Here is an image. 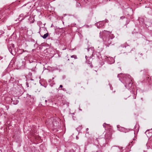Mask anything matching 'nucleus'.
<instances>
[{
    "label": "nucleus",
    "instance_id": "15",
    "mask_svg": "<svg viewBox=\"0 0 152 152\" xmlns=\"http://www.w3.org/2000/svg\"><path fill=\"white\" fill-rule=\"evenodd\" d=\"M115 148H116V149H117L118 150H119L120 149V148H119V147H117L115 146H114L112 147V148L113 149H115Z\"/></svg>",
    "mask_w": 152,
    "mask_h": 152
},
{
    "label": "nucleus",
    "instance_id": "23",
    "mask_svg": "<svg viewBox=\"0 0 152 152\" xmlns=\"http://www.w3.org/2000/svg\"><path fill=\"white\" fill-rule=\"evenodd\" d=\"M63 87V86L62 85H60V86L59 87L62 88Z\"/></svg>",
    "mask_w": 152,
    "mask_h": 152
},
{
    "label": "nucleus",
    "instance_id": "16",
    "mask_svg": "<svg viewBox=\"0 0 152 152\" xmlns=\"http://www.w3.org/2000/svg\"><path fill=\"white\" fill-rule=\"evenodd\" d=\"M71 58H74L75 59H77V57L76 55H73L71 56Z\"/></svg>",
    "mask_w": 152,
    "mask_h": 152
},
{
    "label": "nucleus",
    "instance_id": "25",
    "mask_svg": "<svg viewBox=\"0 0 152 152\" xmlns=\"http://www.w3.org/2000/svg\"><path fill=\"white\" fill-rule=\"evenodd\" d=\"M78 6H79V5H80V3H78Z\"/></svg>",
    "mask_w": 152,
    "mask_h": 152
},
{
    "label": "nucleus",
    "instance_id": "6",
    "mask_svg": "<svg viewBox=\"0 0 152 152\" xmlns=\"http://www.w3.org/2000/svg\"><path fill=\"white\" fill-rule=\"evenodd\" d=\"M105 59L107 60H108L109 61L111 60V61H109L110 64L113 63L114 62V60L113 59V58L111 57H107V56L105 57Z\"/></svg>",
    "mask_w": 152,
    "mask_h": 152
},
{
    "label": "nucleus",
    "instance_id": "14",
    "mask_svg": "<svg viewBox=\"0 0 152 152\" xmlns=\"http://www.w3.org/2000/svg\"><path fill=\"white\" fill-rule=\"evenodd\" d=\"M85 58L86 59V62L88 63V64H91V62H90L89 61H88V57H87V56H85Z\"/></svg>",
    "mask_w": 152,
    "mask_h": 152
},
{
    "label": "nucleus",
    "instance_id": "26",
    "mask_svg": "<svg viewBox=\"0 0 152 152\" xmlns=\"http://www.w3.org/2000/svg\"><path fill=\"white\" fill-rule=\"evenodd\" d=\"M23 52H25L26 51L25 50H23Z\"/></svg>",
    "mask_w": 152,
    "mask_h": 152
},
{
    "label": "nucleus",
    "instance_id": "2",
    "mask_svg": "<svg viewBox=\"0 0 152 152\" xmlns=\"http://www.w3.org/2000/svg\"><path fill=\"white\" fill-rule=\"evenodd\" d=\"M102 34L104 35H109V38L110 39H112L114 38L115 37V36L113 34H111V32L106 30H104L102 33Z\"/></svg>",
    "mask_w": 152,
    "mask_h": 152
},
{
    "label": "nucleus",
    "instance_id": "7",
    "mask_svg": "<svg viewBox=\"0 0 152 152\" xmlns=\"http://www.w3.org/2000/svg\"><path fill=\"white\" fill-rule=\"evenodd\" d=\"M87 50L88 52H90V53L91 54H92V56H93V53L94 51V48L93 47H91L90 48H88Z\"/></svg>",
    "mask_w": 152,
    "mask_h": 152
},
{
    "label": "nucleus",
    "instance_id": "8",
    "mask_svg": "<svg viewBox=\"0 0 152 152\" xmlns=\"http://www.w3.org/2000/svg\"><path fill=\"white\" fill-rule=\"evenodd\" d=\"M117 127L118 129V130L119 131L125 132L124 131V130H125V129L124 127H120L119 125H117Z\"/></svg>",
    "mask_w": 152,
    "mask_h": 152
},
{
    "label": "nucleus",
    "instance_id": "24",
    "mask_svg": "<svg viewBox=\"0 0 152 152\" xmlns=\"http://www.w3.org/2000/svg\"><path fill=\"white\" fill-rule=\"evenodd\" d=\"M88 128H87L86 129V131H88Z\"/></svg>",
    "mask_w": 152,
    "mask_h": 152
},
{
    "label": "nucleus",
    "instance_id": "1",
    "mask_svg": "<svg viewBox=\"0 0 152 152\" xmlns=\"http://www.w3.org/2000/svg\"><path fill=\"white\" fill-rule=\"evenodd\" d=\"M118 77H122V80L119 78V80L123 83L125 85L126 88L132 90V94H134L133 98L135 99L136 98L135 94H137L136 90L134 88V86H132V79L131 76L128 75H125L120 74L117 76Z\"/></svg>",
    "mask_w": 152,
    "mask_h": 152
},
{
    "label": "nucleus",
    "instance_id": "5",
    "mask_svg": "<svg viewBox=\"0 0 152 152\" xmlns=\"http://www.w3.org/2000/svg\"><path fill=\"white\" fill-rule=\"evenodd\" d=\"M96 25L98 28H100L104 26V23L103 22H99L96 23Z\"/></svg>",
    "mask_w": 152,
    "mask_h": 152
},
{
    "label": "nucleus",
    "instance_id": "18",
    "mask_svg": "<svg viewBox=\"0 0 152 152\" xmlns=\"http://www.w3.org/2000/svg\"><path fill=\"white\" fill-rule=\"evenodd\" d=\"M149 130H147L145 132V133L146 134V135H147L148 134H149Z\"/></svg>",
    "mask_w": 152,
    "mask_h": 152
},
{
    "label": "nucleus",
    "instance_id": "10",
    "mask_svg": "<svg viewBox=\"0 0 152 152\" xmlns=\"http://www.w3.org/2000/svg\"><path fill=\"white\" fill-rule=\"evenodd\" d=\"M111 136V134L110 133H106L105 135V137L107 139L110 138Z\"/></svg>",
    "mask_w": 152,
    "mask_h": 152
},
{
    "label": "nucleus",
    "instance_id": "34",
    "mask_svg": "<svg viewBox=\"0 0 152 152\" xmlns=\"http://www.w3.org/2000/svg\"><path fill=\"white\" fill-rule=\"evenodd\" d=\"M99 34H100H100H101V32Z\"/></svg>",
    "mask_w": 152,
    "mask_h": 152
},
{
    "label": "nucleus",
    "instance_id": "33",
    "mask_svg": "<svg viewBox=\"0 0 152 152\" xmlns=\"http://www.w3.org/2000/svg\"><path fill=\"white\" fill-rule=\"evenodd\" d=\"M53 125H54V124H53Z\"/></svg>",
    "mask_w": 152,
    "mask_h": 152
},
{
    "label": "nucleus",
    "instance_id": "30",
    "mask_svg": "<svg viewBox=\"0 0 152 152\" xmlns=\"http://www.w3.org/2000/svg\"><path fill=\"white\" fill-rule=\"evenodd\" d=\"M54 77H53L52 78V80H53L54 79Z\"/></svg>",
    "mask_w": 152,
    "mask_h": 152
},
{
    "label": "nucleus",
    "instance_id": "9",
    "mask_svg": "<svg viewBox=\"0 0 152 152\" xmlns=\"http://www.w3.org/2000/svg\"><path fill=\"white\" fill-rule=\"evenodd\" d=\"M28 82L31 85L32 84H35V83L34 82V80L32 79L28 80Z\"/></svg>",
    "mask_w": 152,
    "mask_h": 152
},
{
    "label": "nucleus",
    "instance_id": "32",
    "mask_svg": "<svg viewBox=\"0 0 152 152\" xmlns=\"http://www.w3.org/2000/svg\"><path fill=\"white\" fill-rule=\"evenodd\" d=\"M133 141H134V140H135V139H133Z\"/></svg>",
    "mask_w": 152,
    "mask_h": 152
},
{
    "label": "nucleus",
    "instance_id": "17",
    "mask_svg": "<svg viewBox=\"0 0 152 152\" xmlns=\"http://www.w3.org/2000/svg\"><path fill=\"white\" fill-rule=\"evenodd\" d=\"M9 50L10 52L12 54H13L12 53V49L11 48H9Z\"/></svg>",
    "mask_w": 152,
    "mask_h": 152
},
{
    "label": "nucleus",
    "instance_id": "3",
    "mask_svg": "<svg viewBox=\"0 0 152 152\" xmlns=\"http://www.w3.org/2000/svg\"><path fill=\"white\" fill-rule=\"evenodd\" d=\"M104 43L107 47H109L111 44V41L109 37L104 38L103 39Z\"/></svg>",
    "mask_w": 152,
    "mask_h": 152
},
{
    "label": "nucleus",
    "instance_id": "27",
    "mask_svg": "<svg viewBox=\"0 0 152 152\" xmlns=\"http://www.w3.org/2000/svg\"><path fill=\"white\" fill-rule=\"evenodd\" d=\"M124 18V17H121V18Z\"/></svg>",
    "mask_w": 152,
    "mask_h": 152
},
{
    "label": "nucleus",
    "instance_id": "13",
    "mask_svg": "<svg viewBox=\"0 0 152 152\" xmlns=\"http://www.w3.org/2000/svg\"><path fill=\"white\" fill-rule=\"evenodd\" d=\"M48 36V33H47L45 34H44L43 36H42V37L43 38V39H45Z\"/></svg>",
    "mask_w": 152,
    "mask_h": 152
},
{
    "label": "nucleus",
    "instance_id": "29",
    "mask_svg": "<svg viewBox=\"0 0 152 152\" xmlns=\"http://www.w3.org/2000/svg\"><path fill=\"white\" fill-rule=\"evenodd\" d=\"M133 141H132V142H131V143H132H132H133Z\"/></svg>",
    "mask_w": 152,
    "mask_h": 152
},
{
    "label": "nucleus",
    "instance_id": "28",
    "mask_svg": "<svg viewBox=\"0 0 152 152\" xmlns=\"http://www.w3.org/2000/svg\"><path fill=\"white\" fill-rule=\"evenodd\" d=\"M32 71H34V72L35 71V70H34V69H32Z\"/></svg>",
    "mask_w": 152,
    "mask_h": 152
},
{
    "label": "nucleus",
    "instance_id": "22",
    "mask_svg": "<svg viewBox=\"0 0 152 152\" xmlns=\"http://www.w3.org/2000/svg\"><path fill=\"white\" fill-rule=\"evenodd\" d=\"M2 58H3V57H2L0 56V60H1V59H2Z\"/></svg>",
    "mask_w": 152,
    "mask_h": 152
},
{
    "label": "nucleus",
    "instance_id": "11",
    "mask_svg": "<svg viewBox=\"0 0 152 152\" xmlns=\"http://www.w3.org/2000/svg\"><path fill=\"white\" fill-rule=\"evenodd\" d=\"M12 102L13 104L16 105L18 103L19 101L18 100H12Z\"/></svg>",
    "mask_w": 152,
    "mask_h": 152
},
{
    "label": "nucleus",
    "instance_id": "31",
    "mask_svg": "<svg viewBox=\"0 0 152 152\" xmlns=\"http://www.w3.org/2000/svg\"><path fill=\"white\" fill-rule=\"evenodd\" d=\"M45 102H47V100H45Z\"/></svg>",
    "mask_w": 152,
    "mask_h": 152
},
{
    "label": "nucleus",
    "instance_id": "19",
    "mask_svg": "<svg viewBox=\"0 0 152 152\" xmlns=\"http://www.w3.org/2000/svg\"><path fill=\"white\" fill-rule=\"evenodd\" d=\"M106 125H108V124H106V123H104L103 125V127H105V126Z\"/></svg>",
    "mask_w": 152,
    "mask_h": 152
},
{
    "label": "nucleus",
    "instance_id": "4",
    "mask_svg": "<svg viewBox=\"0 0 152 152\" xmlns=\"http://www.w3.org/2000/svg\"><path fill=\"white\" fill-rule=\"evenodd\" d=\"M28 16V15H25L23 14H21L19 16L18 20L19 21H21Z\"/></svg>",
    "mask_w": 152,
    "mask_h": 152
},
{
    "label": "nucleus",
    "instance_id": "21",
    "mask_svg": "<svg viewBox=\"0 0 152 152\" xmlns=\"http://www.w3.org/2000/svg\"><path fill=\"white\" fill-rule=\"evenodd\" d=\"M32 75V73H31V72H29V73H28V75L29 76H31Z\"/></svg>",
    "mask_w": 152,
    "mask_h": 152
},
{
    "label": "nucleus",
    "instance_id": "20",
    "mask_svg": "<svg viewBox=\"0 0 152 152\" xmlns=\"http://www.w3.org/2000/svg\"><path fill=\"white\" fill-rule=\"evenodd\" d=\"M26 85H27V87H28L29 86H28L29 83H28V82H27L26 83Z\"/></svg>",
    "mask_w": 152,
    "mask_h": 152
},
{
    "label": "nucleus",
    "instance_id": "12",
    "mask_svg": "<svg viewBox=\"0 0 152 152\" xmlns=\"http://www.w3.org/2000/svg\"><path fill=\"white\" fill-rule=\"evenodd\" d=\"M15 80L14 78L11 77L10 80L9 81V82L12 83H13L15 82Z\"/></svg>",
    "mask_w": 152,
    "mask_h": 152
}]
</instances>
